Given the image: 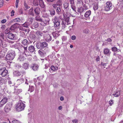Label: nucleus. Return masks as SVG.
I'll return each mask as SVG.
<instances>
[{
	"label": "nucleus",
	"instance_id": "338daca9",
	"mask_svg": "<svg viewBox=\"0 0 123 123\" xmlns=\"http://www.w3.org/2000/svg\"><path fill=\"white\" fill-rule=\"evenodd\" d=\"M16 67L18 68H21V66L20 64H18L17 66Z\"/></svg>",
	"mask_w": 123,
	"mask_h": 123
},
{
	"label": "nucleus",
	"instance_id": "39448f33",
	"mask_svg": "<svg viewBox=\"0 0 123 123\" xmlns=\"http://www.w3.org/2000/svg\"><path fill=\"white\" fill-rule=\"evenodd\" d=\"M48 51V49L46 48L44 49H40L39 50L38 53L41 56L43 57L46 55V54Z\"/></svg>",
	"mask_w": 123,
	"mask_h": 123
},
{
	"label": "nucleus",
	"instance_id": "473e14b6",
	"mask_svg": "<svg viewBox=\"0 0 123 123\" xmlns=\"http://www.w3.org/2000/svg\"><path fill=\"white\" fill-rule=\"evenodd\" d=\"M54 24V26L55 27H58L60 26V23L59 21L53 22Z\"/></svg>",
	"mask_w": 123,
	"mask_h": 123
},
{
	"label": "nucleus",
	"instance_id": "69168bd1",
	"mask_svg": "<svg viewBox=\"0 0 123 123\" xmlns=\"http://www.w3.org/2000/svg\"><path fill=\"white\" fill-rule=\"evenodd\" d=\"M6 27V26L4 25H1V28L3 29H5Z\"/></svg>",
	"mask_w": 123,
	"mask_h": 123
},
{
	"label": "nucleus",
	"instance_id": "f03ea898",
	"mask_svg": "<svg viewBox=\"0 0 123 123\" xmlns=\"http://www.w3.org/2000/svg\"><path fill=\"white\" fill-rule=\"evenodd\" d=\"M25 107V104L22 102H20L16 106V110L18 111H20L23 110Z\"/></svg>",
	"mask_w": 123,
	"mask_h": 123
},
{
	"label": "nucleus",
	"instance_id": "a18cd8bd",
	"mask_svg": "<svg viewBox=\"0 0 123 123\" xmlns=\"http://www.w3.org/2000/svg\"><path fill=\"white\" fill-rule=\"evenodd\" d=\"M42 17L45 18H49V16L47 14H45L44 13L42 15Z\"/></svg>",
	"mask_w": 123,
	"mask_h": 123
},
{
	"label": "nucleus",
	"instance_id": "c85d7f7f",
	"mask_svg": "<svg viewBox=\"0 0 123 123\" xmlns=\"http://www.w3.org/2000/svg\"><path fill=\"white\" fill-rule=\"evenodd\" d=\"M39 25V24L38 23L36 22H34L33 24V26L36 28H37L38 27Z\"/></svg>",
	"mask_w": 123,
	"mask_h": 123
},
{
	"label": "nucleus",
	"instance_id": "09e8293b",
	"mask_svg": "<svg viewBox=\"0 0 123 123\" xmlns=\"http://www.w3.org/2000/svg\"><path fill=\"white\" fill-rule=\"evenodd\" d=\"M76 37L75 35L72 36L71 37V39L72 40H75L76 39Z\"/></svg>",
	"mask_w": 123,
	"mask_h": 123
},
{
	"label": "nucleus",
	"instance_id": "0eeeda50",
	"mask_svg": "<svg viewBox=\"0 0 123 123\" xmlns=\"http://www.w3.org/2000/svg\"><path fill=\"white\" fill-rule=\"evenodd\" d=\"M14 54L10 53L7 55L6 56V59L7 60L11 61L14 58Z\"/></svg>",
	"mask_w": 123,
	"mask_h": 123
},
{
	"label": "nucleus",
	"instance_id": "f3484780",
	"mask_svg": "<svg viewBox=\"0 0 123 123\" xmlns=\"http://www.w3.org/2000/svg\"><path fill=\"white\" fill-rule=\"evenodd\" d=\"M14 37V34L12 33H9L8 35V38L11 40H13Z\"/></svg>",
	"mask_w": 123,
	"mask_h": 123
},
{
	"label": "nucleus",
	"instance_id": "72a5a7b5",
	"mask_svg": "<svg viewBox=\"0 0 123 123\" xmlns=\"http://www.w3.org/2000/svg\"><path fill=\"white\" fill-rule=\"evenodd\" d=\"M34 89V87L33 86L29 85V91L32 92L33 91Z\"/></svg>",
	"mask_w": 123,
	"mask_h": 123
},
{
	"label": "nucleus",
	"instance_id": "864d4df0",
	"mask_svg": "<svg viewBox=\"0 0 123 123\" xmlns=\"http://www.w3.org/2000/svg\"><path fill=\"white\" fill-rule=\"evenodd\" d=\"M6 19H4L1 21V23H2L4 24L6 23Z\"/></svg>",
	"mask_w": 123,
	"mask_h": 123
},
{
	"label": "nucleus",
	"instance_id": "f8f14e48",
	"mask_svg": "<svg viewBox=\"0 0 123 123\" xmlns=\"http://www.w3.org/2000/svg\"><path fill=\"white\" fill-rule=\"evenodd\" d=\"M51 35L49 34H46L45 36L46 40L47 41L49 42L52 40Z\"/></svg>",
	"mask_w": 123,
	"mask_h": 123
},
{
	"label": "nucleus",
	"instance_id": "9b49d317",
	"mask_svg": "<svg viewBox=\"0 0 123 123\" xmlns=\"http://www.w3.org/2000/svg\"><path fill=\"white\" fill-rule=\"evenodd\" d=\"M11 107V105L8 104H7L4 108L5 111L7 112H9L10 110V108Z\"/></svg>",
	"mask_w": 123,
	"mask_h": 123
},
{
	"label": "nucleus",
	"instance_id": "5fc2aeb1",
	"mask_svg": "<svg viewBox=\"0 0 123 123\" xmlns=\"http://www.w3.org/2000/svg\"><path fill=\"white\" fill-rule=\"evenodd\" d=\"M14 11L13 10H12L11 12V16H12L14 15Z\"/></svg>",
	"mask_w": 123,
	"mask_h": 123
},
{
	"label": "nucleus",
	"instance_id": "c756f323",
	"mask_svg": "<svg viewBox=\"0 0 123 123\" xmlns=\"http://www.w3.org/2000/svg\"><path fill=\"white\" fill-rule=\"evenodd\" d=\"M84 9L82 7H80V8H78L77 9V11L81 13L84 11Z\"/></svg>",
	"mask_w": 123,
	"mask_h": 123
},
{
	"label": "nucleus",
	"instance_id": "bf43d9fd",
	"mask_svg": "<svg viewBox=\"0 0 123 123\" xmlns=\"http://www.w3.org/2000/svg\"><path fill=\"white\" fill-rule=\"evenodd\" d=\"M74 0H70V4H71V6L73 5L74 3Z\"/></svg>",
	"mask_w": 123,
	"mask_h": 123
},
{
	"label": "nucleus",
	"instance_id": "6e6d98bb",
	"mask_svg": "<svg viewBox=\"0 0 123 123\" xmlns=\"http://www.w3.org/2000/svg\"><path fill=\"white\" fill-rule=\"evenodd\" d=\"M12 123H19V122L17 120H14L12 121Z\"/></svg>",
	"mask_w": 123,
	"mask_h": 123
},
{
	"label": "nucleus",
	"instance_id": "680f3d73",
	"mask_svg": "<svg viewBox=\"0 0 123 123\" xmlns=\"http://www.w3.org/2000/svg\"><path fill=\"white\" fill-rule=\"evenodd\" d=\"M57 5H56L55 4H53V6L54 8H56L57 7Z\"/></svg>",
	"mask_w": 123,
	"mask_h": 123
},
{
	"label": "nucleus",
	"instance_id": "1a4fd4ad",
	"mask_svg": "<svg viewBox=\"0 0 123 123\" xmlns=\"http://www.w3.org/2000/svg\"><path fill=\"white\" fill-rule=\"evenodd\" d=\"M49 21L50 19L49 18H44L43 19L42 23H41V24L43 26H45L49 23Z\"/></svg>",
	"mask_w": 123,
	"mask_h": 123
},
{
	"label": "nucleus",
	"instance_id": "4be33fe9",
	"mask_svg": "<svg viewBox=\"0 0 123 123\" xmlns=\"http://www.w3.org/2000/svg\"><path fill=\"white\" fill-rule=\"evenodd\" d=\"M38 67V66L37 64H34L33 66L32 67V68L33 70L34 71H36L37 70Z\"/></svg>",
	"mask_w": 123,
	"mask_h": 123
},
{
	"label": "nucleus",
	"instance_id": "0e129e2a",
	"mask_svg": "<svg viewBox=\"0 0 123 123\" xmlns=\"http://www.w3.org/2000/svg\"><path fill=\"white\" fill-rule=\"evenodd\" d=\"M107 63H103L102 62L101 63V64L103 66L105 67Z\"/></svg>",
	"mask_w": 123,
	"mask_h": 123
},
{
	"label": "nucleus",
	"instance_id": "cd10ccee",
	"mask_svg": "<svg viewBox=\"0 0 123 123\" xmlns=\"http://www.w3.org/2000/svg\"><path fill=\"white\" fill-rule=\"evenodd\" d=\"M24 5L25 8L24 9L25 10H27V9H29L30 8L29 6H28L25 1L24 2Z\"/></svg>",
	"mask_w": 123,
	"mask_h": 123
},
{
	"label": "nucleus",
	"instance_id": "2eb2a0df",
	"mask_svg": "<svg viewBox=\"0 0 123 123\" xmlns=\"http://www.w3.org/2000/svg\"><path fill=\"white\" fill-rule=\"evenodd\" d=\"M40 9V8L38 7H37L34 9V12L36 15H37L39 14Z\"/></svg>",
	"mask_w": 123,
	"mask_h": 123
},
{
	"label": "nucleus",
	"instance_id": "e2e57ef3",
	"mask_svg": "<svg viewBox=\"0 0 123 123\" xmlns=\"http://www.w3.org/2000/svg\"><path fill=\"white\" fill-rule=\"evenodd\" d=\"M37 21L40 22H42L41 23H42L43 21V19H42L41 18H40Z\"/></svg>",
	"mask_w": 123,
	"mask_h": 123
},
{
	"label": "nucleus",
	"instance_id": "49530a36",
	"mask_svg": "<svg viewBox=\"0 0 123 123\" xmlns=\"http://www.w3.org/2000/svg\"><path fill=\"white\" fill-rule=\"evenodd\" d=\"M37 0H33L34 3L35 4V6H37L38 5V4L37 1Z\"/></svg>",
	"mask_w": 123,
	"mask_h": 123
},
{
	"label": "nucleus",
	"instance_id": "ea45409f",
	"mask_svg": "<svg viewBox=\"0 0 123 123\" xmlns=\"http://www.w3.org/2000/svg\"><path fill=\"white\" fill-rule=\"evenodd\" d=\"M98 5L96 4H95L93 7L94 9L95 10H97L98 8Z\"/></svg>",
	"mask_w": 123,
	"mask_h": 123
},
{
	"label": "nucleus",
	"instance_id": "2f4dec72",
	"mask_svg": "<svg viewBox=\"0 0 123 123\" xmlns=\"http://www.w3.org/2000/svg\"><path fill=\"white\" fill-rule=\"evenodd\" d=\"M52 35L53 36V37L55 38L57 37L58 36V34L56 32H54L52 33Z\"/></svg>",
	"mask_w": 123,
	"mask_h": 123
},
{
	"label": "nucleus",
	"instance_id": "9d476101",
	"mask_svg": "<svg viewBox=\"0 0 123 123\" xmlns=\"http://www.w3.org/2000/svg\"><path fill=\"white\" fill-rule=\"evenodd\" d=\"M103 53L105 55L109 56L111 54V52L109 49L105 48L103 49Z\"/></svg>",
	"mask_w": 123,
	"mask_h": 123
},
{
	"label": "nucleus",
	"instance_id": "6e6552de",
	"mask_svg": "<svg viewBox=\"0 0 123 123\" xmlns=\"http://www.w3.org/2000/svg\"><path fill=\"white\" fill-rule=\"evenodd\" d=\"M7 99V98L4 97L1 100L0 102V108L2 107L6 103Z\"/></svg>",
	"mask_w": 123,
	"mask_h": 123
},
{
	"label": "nucleus",
	"instance_id": "c9c22d12",
	"mask_svg": "<svg viewBox=\"0 0 123 123\" xmlns=\"http://www.w3.org/2000/svg\"><path fill=\"white\" fill-rule=\"evenodd\" d=\"M68 3H65L64 4V7L65 9H67V10L69 9V8L68 7Z\"/></svg>",
	"mask_w": 123,
	"mask_h": 123
},
{
	"label": "nucleus",
	"instance_id": "052dcab7",
	"mask_svg": "<svg viewBox=\"0 0 123 123\" xmlns=\"http://www.w3.org/2000/svg\"><path fill=\"white\" fill-rule=\"evenodd\" d=\"M8 83L10 85V86H13V84H12V82L11 81H8Z\"/></svg>",
	"mask_w": 123,
	"mask_h": 123
},
{
	"label": "nucleus",
	"instance_id": "f704fd0d",
	"mask_svg": "<svg viewBox=\"0 0 123 123\" xmlns=\"http://www.w3.org/2000/svg\"><path fill=\"white\" fill-rule=\"evenodd\" d=\"M61 7L59 6L57 7V9L56 10V12L58 14H59L61 12Z\"/></svg>",
	"mask_w": 123,
	"mask_h": 123
},
{
	"label": "nucleus",
	"instance_id": "f257e3e1",
	"mask_svg": "<svg viewBox=\"0 0 123 123\" xmlns=\"http://www.w3.org/2000/svg\"><path fill=\"white\" fill-rule=\"evenodd\" d=\"M21 43L23 46H26V47L23 46L22 45L19 43H17L16 44V45L18 46H19L18 47V48L20 51H21L23 49H24L25 54L26 55V52H27V46L28 43L27 40L26 39H24L22 41Z\"/></svg>",
	"mask_w": 123,
	"mask_h": 123
},
{
	"label": "nucleus",
	"instance_id": "20e7f679",
	"mask_svg": "<svg viewBox=\"0 0 123 123\" xmlns=\"http://www.w3.org/2000/svg\"><path fill=\"white\" fill-rule=\"evenodd\" d=\"M112 8V5L111 2L110 1L106 2L104 7V10L108 11L111 10Z\"/></svg>",
	"mask_w": 123,
	"mask_h": 123
},
{
	"label": "nucleus",
	"instance_id": "774afa93",
	"mask_svg": "<svg viewBox=\"0 0 123 123\" xmlns=\"http://www.w3.org/2000/svg\"><path fill=\"white\" fill-rule=\"evenodd\" d=\"M106 41L108 42H111V41L112 40L110 38H109L107 39Z\"/></svg>",
	"mask_w": 123,
	"mask_h": 123
},
{
	"label": "nucleus",
	"instance_id": "b1692460",
	"mask_svg": "<svg viewBox=\"0 0 123 123\" xmlns=\"http://www.w3.org/2000/svg\"><path fill=\"white\" fill-rule=\"evenodd\" d=\"M50 69L51 70L55 71L57 70L58 68L57 67H55L53 66H52L50 67Z\"/></svg>",
	"mask_w": 123,
	"mask_h": 123
},
{
	"label": "nucleus",
	"instance_id": "603ef678",
	"mask_svg": "<svg viewBox=\"0 0 123 123\" xmlns=\"http://www.w3.org/2000/svg\"><path fill=\"white\" fill-rule=\"evenodd\" d=\"M72 122L73 123H77L78 122V120L77 119H74L72 120Z\"/></svg>",
	"mask_w": 123,
	"mask_h": 123
},
{
	"label": "nucleus",
	"instance_id": "ddd939ff",
	"mask_svg": "<svg viewBox=\"0 0 123 123\" xmlns=\"http://www.w3.org/2000/svg\"><path fill=\"white\" fill-rule=\"evenodd\" d=\"M39 2V5L40 7L42 8H45V6L44 4V2L43 0H38Z\"/></svg>",
	"mask_w": 123,
	"mask_h": 123
},
{
	"label": "nucleus",
	"instance_id": "423d86ee",
	"mask_svg": "<svg viewBox=\"0 0 123 123\" xmlns=\"http://www.w3.org/2000/svg\"><path fill=\"white\" fill-rule=\"evenodd\" d=\"M8 71L7 70H5V68L0 70V75H1L2 76L4 77L7 74Z\"/></svg>",
	"mask_w": 123,
	"mask_h": 123
},
{
	"label": "nucleus",
	"instance_id": "e433bc0d",
	"mask_svg": "<svg viewBox=\"0 0 123 123\" xmlns=\"http://www.w3.org/2000/svg\"><path fill=\"white\" fill-rule=\"evenodd\" d=\"M53 22L59 21L58 17L56 16H55L54 18L53 19Z\"/></svg>",
	"mask_w": 123,
	"mask_h": 123
},
{
	"label": "nucleus",
	"instance_id": "4d7b16f0",
	"mask_svg": "<svg viewBox=\"0 0 123 123\" xmlns=\"http://www.w3.org/2000/svg\"><path fill=\"white\" fill-rule=\"evenodd\" d=\"M71 7L73 9V10L74 11H75V6H74V5H71Z\"/></svg>",
	"mask_w": 123,
	"mask_h": 123
},
{
	"label": "nucleus",
	"instance_id": "a878e982",
	"mask_svg": "<svg viewBox=\"0 0 123 123\" xmlns=\"http://www.w3.org/2000/svg\"><path fill=\"white\" fill-rule=\"evenodd\" d=\"M30 24L26 22L22 25V26L24 27L27 28Z\"/></svg>",
	"mask_w": 123,
	"mask_h": 123
},
{
	"label": "nucleus",
	"instance_id": "a211bd4d",
	"mask_svg": "<svg viewBox=\"0 0 123 123\" xmlns=\"http://www.w3.org/2000/svg\"><path fill=\"white\" fill-rule=\"evenodd\" d=\"M91 14V11L90 10H89L87 11L84 15V17L86 18L88 17Z\"/></svg>",
	"mask_w": 123,
	"mask_h": 123
},
{
	"label": "nucleus",
	"instance_id": "6ab92c4d",
	"mask_svg": "<svg viewBox=\"0 0 123 123\" xmlns=\"http://www.w3.org/2000/svg\"><path fill=\"white\" fill-rule=\"evenodd\" d=\"M62 27L63 29H64L66 27H67L66 25V21H62Z\"/></svg>",
	"mask_w": 123,
	"mask_h": 123
},
{
	"label": "nucleus",
	"instance_id": "4468645a",
	"mask_svg": "<svg viewBox=\"0 0 123 123\" xmlns=\"http://www.w3.org/2000/svg\"><path fill=\"white\" fill-rule=\"evenodd\" d=\"M29 37L32 40H34L36 38V36L33 32H31L30 33Z\"/></svg>",
	"mask_w": 123,
	"mask_h": 123
},
{
	"label": "nucleus",
	"instance_id": "7ed1b4c3",
	"mask_svg": "<svg viewBox=\"0 0 123 123\" xmlns=\"http://www.w3.org/2000/svg\"><path fill=\"white\" fill-rule=\"evenodd\" d=\"M48 46L47 43L46 42H38L37 43L36 47L38 49H42L47 47Z\"/></svg>",
	"mask_w": 123,
	"mask_h": 123
},
{
	"label": "nucleus",
	"instance_id": "79ce46f5",
	"mask_svg": "<svg viewBox=\"0 0 123 123\" xmlns=\"http://www.w3.org/2000/svg\"><path fill=\"white\" fill-rule=\"evenodd\" d=\"M14 20V22H19L20 21V18H15Z\"/></svg>",
	"mask_w": 123,
	"mask_h": 123
},
{
	"label": "nucleus",
	"instance_id": "8fccbe9b",
	"mask_svg": "<svg viewBox=\"0 0 123 123\" xmlns=\"http://www.w3.org/2000/svg\"><path fill=\"white\" fill-rule=\"evenodd\" d=\"M55 12L54 11H51L50 12V14L51 16H53L55 14Z\"/></svg>",
	"mask_w": 123,
	"mask_h": 123
},
{
	"label": "nucleus",
	"instance_id": "13d9d810",
	"mask_svg": "<svg viewBox=\"0 0 123 123\" xmlns=\"http://www.w3.org/2000/svg\"><path fill=\"white\" fill-rule=\"evenodd\" d=\"M113 102L112 100H111L109 101V104L110 105H111Z\"/></svg>",
	"mask_w": 123,
	"mask_h": 123
},
{
	"label": "nucleus",
	"instance_id": "de8ad7c7",
	"mask_svg": "<svg viewBox=\"0 0 123 123\" xmlns=\"http://www.w3.org/2000/svg\"><path fill=\"white\" fill-rule=\"evenodd\" d=\"M36 34L38 36H42V33L40 31H38L36 32Z\"/></svg>",
	"mask_w": 123,
	"mask_h": 123
},
{
	"label": "nucleus",
	"instance_id": "a19ab883",
	"mask_svg": "<svg viewBox=\"0 0 123 123\" xmlns=\"http://www.w3.org/2000/svg\"><path fill=\"white\" fill-rule=\"evenodd\" d=\"M89 32V30L87 29H86L83 31V32L86 34L88 33Z\"/></svg>",
	"mask_w": 123,
	"mask_h": 123
},
{
	"label": "nucleus",
	"instance_id": "c03bdc74",
	"mask_svg": "<svg viewBox=\"0 0 123 123\" xmlns=\"http://www.w3.org/2000/svg\"><path fill=\"white\" fill-rule=\"evenodd\" d=\"M4 4L3 1V0H0V7H2Z\"/></svg>",
	"mask_w": 123,
	"mask_h": 123
},
{
	"label": "nucleus",
	"instance_id": "4c0bfd02",
	"mask_svg": "<svg viewBox=\"0 0 123 123\" xmlns=\"http://www.w3.org/2000/svg\"><path fill=\"white\" fill-rule=\"evenodd\" d=\"M22 91L21 89H17L16 90V93L17 94H18L20 93Z\"/></svg>",
	"mask_w": 123,
	"mask_h": 123
},
{
	"label": "nucleus",
	"instance_id": "7c9ffc66",
	"mask_svg": "<svg viewBox=\"0 0 123 123\" xmlns=\"http://www.w3.org/2000/svg\"><path fill=\"white\" fill-rule=\"evenodd\" d=\"M23 67L25 69H27L28 67V64L26 63H24L23 65Z\"/></svg>",
	"mask_w": 123,
	"mask_h": 123
},
{
	"label": "nucleus",
	"instance_id": "aec40b11",
	"mask_svg": "<svg viewBox=\"0 0 123 123\" xmlns=\"http://www.w3.org/2000/svg\"><path fill=\"white\" fill-rule=\"evenodd\" d=\"M120 92L119 91H117L115 92H114L112 95L115 97H118L120 95Z\"/></svg>",
	"mask_w": 123,
	"mask_h": 123
},
{
	"label": "nucleus",
	"instance_id": "412c9836",
	"mask_svg": "<svg viewBox=\"0 0 123 123\" xmlns=\"http://www.w3.org/2000/svg\"><path fill=\"white\" fill-rule=\"evenodd\" d=\"M18 25L16 23L12 25L10 28V29L12 30H13L16 29Z\"/></svg>",
	"mask_w": 123,
	"mask_h": 123
},
{
	"label": "nucleus",
	"instance_id": "393cba45",
	"mask_svg": "<svg viewBox=\"0 0 123 123\" xmlns=\"http://www.w3.org/2000/svg\"><path fill=\"white\" fill-rule=\"evenodd\" d=\"M14 75L16 76H19L21 75L20 73L18 71H16L14 72Z\"/></svg>",
	"mask_w": 123,
	"mask_h": 123
},
{
	"label": "nucleus",
	"instance_id": "dca6fc26",
	"mask_svg": "<svg viewBox=\"0 0 123 123\" xmlns=\"http://www.w3.org/2000/svg\"><path fill=\"white\" fill-rule=\"evenodd\" d=\"M28 49L29 51L30 52H33L35 50L34 47L32 45H31L29 47Z\"/></svg>",
	"mask_w": 123,
	"mask_h": 123
},
{
	"label": "nucleus",
	"instance_id": "5701e85b",
	"mask_svg": "<svg viewBox=\"0 0 123 123\" xmlns=\"http://www.w3.org/2000/svg\"><path fill=\"white\" fill-rule=\"evenodd\" d=\"M25 57L23 56L20 55L19 56L18 60L20 61H22L25 60Z\"/></svg>",
	"mask_w": 123,
	"mask_h": 123
},
{
	"label": "nucleus",
	"instance_id": "3c124183",
	"mask_svg": "<svg viewBox=\"0 0 123 123\" xmlns=\"http://www.w3.org/2000/svg\"><path fill=\"white\" fill-rule=\"evenodd\" d=\"M62 39L63 41H65L67 39V38L66 37L63 36L62 38Z\"/></svg>",
	"mask_w": 123,
	"mask_h": 123
},
{
	"label": "nucleus",
	"instance_id": "bb28decb",
	"mask_svg": "<svg viewBox=\"0 0 123 123\" xmlns=\"http://www.w3.org/2000/svg\"><path fill=\"white\" fill-rule=\"evenodd\" d=\"M29 13L30 15H31L33 16L34 15V13L32 8H31L29 10Z\"/></svg>",
	"mask_w": 123,
	"mask_h": 123
},
{
	"label": "nucleus",
	"instance_id": "37998d69",
	"mask_svg": "<svg viewBox=\"0 0 123 123\" xmlns=\"http://www.w3.org/2000/svg\"><path fill=\"white\" fill-rule=\"evenodd\" d=\"M9 30H10V29H7L5 30V33L6 34H7L8 33H9L10 32Z\"/></svg>",
	"mask_w": 123,
	"mask_h": 123
},
{
	"label": "nucleus",
	"instance_id": "58836bf2",
	"mask_svg": "<svg viewBox=\"0 0 123 123\" xmlns=\"http://www.w3.org/2000/svg\"><path fill=\"white\" fill-rule=\"evenodd\" d=\"M111 50L113 51L116 52L117 50V48L116 47H113L111 48Z\"/></svg>",
	"mask_w": 123,
	"mask_h": 123
}]
</instances>
